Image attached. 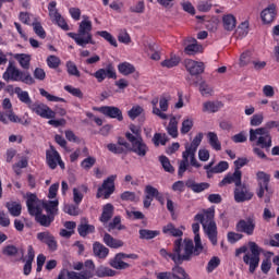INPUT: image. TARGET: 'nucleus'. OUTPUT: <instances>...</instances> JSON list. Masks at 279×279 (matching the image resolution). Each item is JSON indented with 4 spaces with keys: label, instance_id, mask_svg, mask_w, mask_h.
Masks as SVG:
<instances>
[{
    "label": "nucleus",
    "instance_id": "6ab92c4d",
    "mask_svg": "<svg viewBox=\"0 0 279 279\" xmlns=\"http://www.w3.org/2000/svg\"><path fill=\"white\" fill-rule=\"evenodd\" d=\"M37 239L41 243H45L51 252H56V250H58V242L56 241V238L51 233L47 231L39 232L37 234Z\"/></svg>",
    "mask_w": 279,
    "mask_h": 279
},
{
    "label": "nucleus",
    "instance_id": "f03ea898",
    "mask_svg": "<svg viewBox=\"0 0 279 279\" xmlns=\"http://www.w3.org/2000/svg\"><path fill=\"white\" fill-rule=\"evenodd\" d=\"M93 22L88 16H83L78 25L77 33H68L69 38H73L74 43L78 47H88V45H95V39H93Z\"/></svg>",
    "mask_w": 279,
    "mask_h": 279
},
{
    "label": "nucleus",
    "instance_id": "cd10ccee",
    "mask_svg": "<svg viewBox=\"0 0 279 279\" xmlns=\"http://www.w3.org/2000/svg\"><path fill=\"white\" fill-rule=\"evenodd\" d=\"M222 25L227 32H232L236 27V17L233 14H226L222 16Z\"/></svg>",
    "mask_w": 279,
    "mask_h": 279
},
{
    "label": "nucleus",
    "instance_id": "603ef678",
    "mask_svg": "<svg viewBox=\"0 0 279 279\" xmlns=\"http://www.w3.org/2000/svg\"><path fill=\"white\" fill-rule=\"evenodd\" d=\"M32 25L36 36L43 39L47 38V33L45 32V28L40 22H34Z\"/></svg>",
    "mask_w": 279,
    "mask_h": 279
},
{
    "label": "nucleus",
    "instance_id": "e2e57ef3",
    "mask_svg": "<svg viewBox=\"0 0 279 279\" xmlns=\"http://www.w3.org/2000/svg\"><path fill=\"white\" fill-rule=\"evenodd\" d=\"M95 162H97V159H95V157H87L81 162V167L85 171H88L89 169H93V167H95Z\"/></svg>",
    "mask_w": 279,
    "mask_h": 279
},
{
    "label": "nucleus",
    "instance_id": "8fccbe9b",
    "mask_svg": "<svg viewBox=\"0 0 279 279\" xmlns=\"http://www.w3.org/2000/svg\"><path fill=\"white\" fill-rule=\"evenodd\" d=\"M151 105H153V114H156V117H159V119H162L163 121L169 119V116H167V113L162 112L158 108V98H154L151 100Z\"/></svg>",
    "mask_w": 279,
    "mask_h": 279
},
{
    "label": "nucleus",
    "instance_id": "1a4fd4ad",
    "mask_svg": "<svg viewBox=\"0 0 279 279\" xmlns=\"http://www.w3.org/2000/svg\"><path fill=\"white\" fill-rule=\"evenodd\" d=\"M256 178L258 184L257 197H259L260 199L265 197L264 202L266 204H269L271 196L274 195V190L269 187V180H271V175H269L267 172L258 171L256 173Z\"/></svg>",
    "mask_w": 279,
    "mask_h": 279
},
{
    "label": "nucleus",
    "instance_id": "4be33fe9",
    "mask_svg": "<svg viewBox=\"0 0 279 279\" xmlns=\"http://www.w3.org/2000/svg\"><path fill=\"white\" fill-rule=\"evenodd\" d=\"M235 228H236L238 232H244V234H247L248 236H252V234H254V230L256 228V222H254L252 219L240 220L236 223Z\"/></svg>",
    "mask_w": 279,
    "mask_h": 279
},
{
    "label": "nucleus",
    "instance_id": "ddd939ff",
    "mask_svg": "<svg viewBox=\"0 0 279 279\" xmlns=\"http://www.w3.org/2000/svg\"><path fill=\"white\" fill-rule=\"evenodd\" d=\"M114 180H117V175H110L102 182V185L98 189L97 197H104V199H108L112 193H114Z\"/></svg>",
    "mask_w": 279,
    "mask_h": 279
},
{
    "label": "nucleus",
    "instance_id": "4468645a",
    "mask_svg": "<svg viewBox=\"0 0 279 279\" xmlns=\"http://www.w3.org/2000/svg\"><path fill=\"white\" fill-rule=\"evenodd\" d=\"M28 108L32 112H35V114H38V117H41L43 119H56L54 111L43 102H32Z\"/></svg>",
    "mask_w": 279,
    "mask_h": 279
},
{
    "label": "nucleus",
    "instance_id": "f8f14e48",
    "mask_svg": "<svg viewBox=\"0 0 279 279\" xmlns=\"http://www.w3.org/2000/svg\"><path fill=\"white\" fill-rule=\"evenodd\" d=\"M46 162L50 169H56L58 165L61 169H64V161H62L60 153L53 146L46 150Z\"/></svg>",
    "mask_w": 279,
    "mask_h": 279
},
{
    "label": "nucleus",
    "instance_id": "a19ab883",
    "mask_svg": "<svg viewBox=\"0 0 279 279\" xmlns=\"http://www.w3.org/2000/svg\"><path fill=\"white\" fill-rule=\"evenodd\" d=\"M118 71L122 75H132L136 69L130 62H122L118 65Z\"/></svg>",
    "mask_w": 279,
    "mask_h": 279
},
{
    "label": "nucleus",
    "instance_id": "774afa93",
    "mask_svg": "<svg viewBox=\"0 0 279 279\" xmlns=\"http://www.w3.org/2000/svg\"><path fill=\"white\" fill-rule=\"evenodd\" d=\"M66 69L69 75H73L74 77H80V70H77V65L73 63V61L66 62Z\"/></svg>",
    "mask_w": 279,
    "mask_h": 279
},
{
    "label": "nucleus",
    "instance_id": "052dcab7",
    "mask_svg": "<svg viewBox=\"0 0 279 279\" xmlns=\"http://www.w3.org/2000/svg\"><path fill=\"white\" fill-rule=\"evenodd\" d=\"M167 141H169V137L167 136V134L156 133L153 137V142L156 146L167 145Z\"/></svg>",
    "mask_w": 279,
    "mask_h": 279
},
{
    "label": "nucleus",
    "instance_id": "f257e3e1",
    "mask_svg": "<svg viewBox=\"0 0 279 279\" xmlns=\"http://www.w3.org/2000/svg\"><path fill=\"white\" fill-rule=\"evenodd\" d=\"M159 254L162 258H166V260H173L175 265H182L184 262L191 260L193 256H199V254L195 253V245L191 239H177L174 241L172 253L161 248Z\"/></svg>",
    "mask_w": 279,
    "mask_h": 279
},
{
    "label": "nucleus",
    "instance_id": "c756f323",
    "mask_svg": "<svg viewBox=\"0 0 279 279\" xmlns=\"http://www.w3.org/2000/svg\"><path fill=\"white\" fill-rule=\"evenodd\" d=\"M94 255L97 256V258H106L110 251L108 247H106L104 244L99 242H95L93 245Z\"/></svg>",
    "mask_w": 279,
    "mask_h": 279
},
{
    "label": "nucleus",
    "instance_id": "b1692460",
    "mask_svg": "<svg viewBox=\"0 0 279 279\" xmlns=\"http://www.w3.org/2000/svg\"><path fill=\"white\" fill-rule=\"evenodd\" d=\"M192 230L194 232L195 254H202L204 252V244H202V238L199 236V223H193Z\"/></svg>",
    "mask_w": 279,
    "mask_h": 279
},
{
    "label": "nucleus",
    "instance_id": "5701e85b",
    "mask_svg": "<svg viewBox=\"0 0 279 279\" xmlns=\"http://www.w3.org/2000/svg\"><path fill=\"white\" fill-rule=\"evenodd\" d=\"M260 19L266 25H269V23H274L276 19V4H270L266 9H264L260 13Z\"/></svg>",
    "mask_w": 279,
    "mask_h": 279
},
{
    "label": "nucleus",
    "instance_id": "c03bdc74",
    "mask_svg": "<svg viewBox=\"0 0 279 279\" xmlns=\"http://www.w3.org/2000/svg\"><path fill=\"white\" fill-rule=\"evenodd\" d=\"M34 217L37 223H40V226H44L45 228H49L53 221V217L43 215L41 213L35 215Z\"/></svg>",
    "mask_w": 279,
    "mask_h": 279
},
{
    "label": "nucleus",
    "instance_id": "37998d69",
    "mask_svg": "<svg viewBox=\"0 0 279 279\" xmlns=\"http://www.w3.org/2000/svg\"><path fill=\"white\" fill-rule=\"evenodd\" d=\"M222 104L217 101H207L203 104V112H218L220 108H222Z\"/></svg>",
    "mask_w": 279,
    "mask_h": 279
},
{
    "label": "nucleus",
    "instance_id": "e433bc0d",
    "mask_svg": "<svg viewBox=\"0 0 279 279\" xmlns=\"http://www.w3.org/2000/svg\"><path fill=\"white\" fill-rule=\"evenodd\" d=\"M129 130H130V131L125 133V138H126L128 141H130V136H131L133 140L143 138L142 131H141V126L135 125V124H130Z\"/></svg>",
    "mask_w": 279,
    "mask_h": 279
},
{
    "label": "nucleus",
    "instance_id": "bb28decb",
    "mask_svg": "<svg viewBox=\"0 0 279 279\" xmlns=\"http://www.w3.org/2000/svg\"><path fill=\"white\" fill-rule=\"evenodd\" d=\"M112 215H114V206L110 203L106 204L102 207V214L100 216V221L102 223H108L110 219H112Z\"/></svg>",
    "mask_w": 279,
    "mask_h": 279
},
{
    "label": "nucleus",
    "instance_id": "c9c22d12",
    "mask_svg": "<svg viewBox=\"0 0 279 279\" xmlns=\"http://www.w3.org/2000/svg\"><path fill=\"white\" fill-rule=\"evenodd\" d=\"M145 193H149V195H153L158 202L161 204V206H165V194L160 193L158 189L151 186V185H146L145 187Z\"/></svg>",
    "mask_w": 279,
    "mask_h": 279
},
{
    "label": "nucleus",
    "instance_id": "0eeeda50",
    "mask_svg": "<svg viewBox=\"0 0 279 279\" xmlns=\"http://www.w3.org/2000/svg\"><path fill=\"white\" fill-rule=\"evenodd\" d=\"M2 108L5 111L0 110V123H3V125H8L11 123H20L21 125H29V120L25 118H20L14 111L12 110V102L10 101V98H5L2 101Z\"/></svg>",
    "mask_w": 279,
    "mask_h": 279
},
{
    "label": "nucleus",
    "instance_id": "864d4df0",
    "mask_svg": "<svg viewBox=\"0 0 279 279\" xmlns=\"http://www.w3.org/2000/svg\"><path fill=\"white\" fill-rule=\"evenodd\" d=\"M219 265H221V259H219L217 256L211 257L207 264V272L213 274V271L216 270Z\"/></svg>",
    "mask_w": 279,
    "mask_h": 279
},
{
    "label": "nucleus",
    "instance_id": "ea45409f",
    "mask_svg": "<svg viewBox=\"0 0 279 279\" xmlns=\"http://www.w3.org/2000/svg\"><path fill=\"white\" fill-rule=\"evenodd\" d=\"M167 132L169 136H172V138H178V119H175V117L170 119V122L167 126Z\"/></svg>",
    "mask_w": 279,
    "mask_h": 279
},
{
    "label": "nucleus",
    "instance_id": "a18cd8bd",
    "mask_svg": "<svg viewBox=\"0 0 279 279\" xmlns=\"http://www.w3.org/2000/svg\"><path fill=\"white\" fill-rule=\"evenodd\" d=\"M7 208L10 213V215H12V217H19L21 215V203H16V202H9L7 203Z\"/></svg>",
    "mask_w": 279,
    "mask_h": 279
},
{
    "label": "nucleus",
    "instance_id": "13d9d810",
    "mask_svg": "<svg viewBox=\"0 0 279 279\" xmlns=\"http://www.w3.org/2000/svg\"><path fill=\"white\" fill-rule=\"evenodd\" d=\"M169 101H171V96L167 95V96H161L159 99V107H160V111L167 112L169 110Z\"/></svg>",
    "mask_w": 279,
    "mask_h": 279
},
{
    "label": "nucleus",
    "instance_id": "7ed1b4c3",
    "mask_svg": "<svg viewBox=\"0 0 279 279\" xmlns=\"http://www.w3.org/2000/svg\"><path fill=\"white\" fill-rule=\"evenodd\" d=\"M195 221L203 226L205 234L208 236L211 245H217V222H215V208H208L195 216Z\"/></svg>",
    "mask_w": 279,
    "mask_h": 279
},
{
    "label": "nucleus",
    "instance_id": "9b49d317",
    "mask_svg": "<svg viewBox=\"0 0 279 279\" xmlns=\"http://www.w3.org/2000/svg\"><path fill=\"white\" fill-rule=\"evenodd\" d=\"M129 151H132L136 156H140V158H145L147 156V151H149V147H147V144H145V141H143V137H137L134 140L131 135L129 136Z\"/></svg>",
    "mask_w": 279,
    "mask_h": 279
},
{
    "label": "nucleus",
    "instance_id": "dca6fc26",
    "mask_svg": "<svg viewBox=\"0 0 279 279\" xmlns=\"http://www.w3.org/2000/svg\"><path fill=\"white\" fill-rule=\"evenodd\" d=\"M94 110L97 112H101L105 117H109V119H117V121H123V112L119 107L112 106H104V107H95Z\"/></svg>",
    "mask_w": 279,
    "mask_h": 279
},
{
    "label": "nucleus",
    "instance_id": "423d86ee",
    "mask_svg": "<svg viewBox=\"0 0 279 279\" xmlns=\"http://www.w3.org/2000/svg\"><path fill=\"white\" fill-rule=\"evenodd\" d=\"M2 80H4V82H23V84L28 85L34 84V77H32V74L19 69L14 64V61H9V64L2 74Z\"/></svg>",
    "mask_w": 279,
    "mask_h": 279
},
{
    "label": "nucleus",
    "instance_id": "0e129e2a",
    "mask_svg": "<svg viewBox=\"0 0 279 279\" xmlns=\"http://www.w3.org/2000/svg\"><path fill=\"white\" fill-rule=\"evenodd\" d=\"M39 93H40L41 97H46V99L48 101H54V102L62 101V102H64V98L51 95V94H49V92H47L43 88L39 89Z\"/></svg>",
    "mask_w": 279,
    "mask_h": 279
},
{
    "label": "nucleus",
    "instance_id": "c85d7f7f",
    "mask_svg": "<svg viewBox=\"0 0 279 279\" xmlns=\"http://www.w3.org/2000/svg\"><path fill=\"white\" fill-rule=\"evenodd\" d=\"M187 189H191L194 193H202L207 189H210V184L206 182L197 183L195 181H187L186 182Z\"/></svg>",
    "mask_w": 279,
    "mask_h": 279
},
{
    "label": "nucleus",
    "instance_id": "412c9836",
    "mask_svg": "<svg viewBox=\"0 0 279 279\" xmlns=\"http://www.w3.org/2000/svg\"><path fill=\"white\" fill-rule=\"evenodd\" d=\"M241 178H242L241 170L235 169L233 173L227 174L221 180V182L219 183V186H226L228 184H235V186H241Z\"/></svg>",
    "mask_w": 279,
    "mask_h": 279
},
{
    "label": "nucleus",
    "instance_id": "2eb2a0df",
    "mask_svg": "<svg viewBox=\"0 0 279 279\" xmlns=\"http://www.w3.org/2000/svg\"><path fill=\"white\" fill-rule=\"evenodd\" d=\"M128 258H137V256L134 254L118 253L109 260V265L110 267H113V269H128V267H130V264L125 263Z\"/></svg>",
    "mask_w": 279,
    "mask_h": 279
},
{
    "label": "nucleus",
    "instance_id": "6e6d98bb",
    "mask_svg": "<svg viewBox=\"0 0 279 279\" xmlns=\"http://www.w3.org/2000/svg\"><path fill=\"white\" fill-rule=\"evenodd\" d=\"M92 232H95V227L93 225H81L78 226V234L81 236H86L88 234H92Z\"/></svg>",
    "mask_w": 279,
    "mask_h": 279
},
{
    "label": "nucleus",
    "instance_id": "4d7b16f0",
    "mask_svg": "<svg viewBox=\"0 0 279 279\" xmlns=\"http://www.w3.org/2000/svg\"><path fill=\"white\" fill-rule=\"evenodd\" d=\"M193 130V118L184 119L181 125V134H189Z\"/></svg>",
    "mask_w": 279,
    "mask_h": 279
},
{
    "label": "nucleus",
    "instance_id": "5fc2aeb1",
    "mask_svg": "<svg viewBox=\"0 0 279 279\" xmlns=\"http://www.w3.org/2000/svg\"><path fill=\"white\" fill-rule=\"evenodd\" d=\"M202 46L197 45V40H194V44H191L185 47L184 51L187 56H195V53H199Z\"/></svg>",
    "mask_w": 279,
    "mask_h": 279
},
{
    "label": "nucleus",
    "instance_id": "6e6552de",
    "mask_svg": "<svg viewBox=\"0 0 279 279\" xmlns=\"http://www.w3.org/2000/svg\"><path fill=\"white\" fill-rule=\"evenodd\" d=\"M250 141L251 143H255L258 147H262V149H271V133H269V130L267 129H251Z\"/></svg>",
    "mask_w": 279,
    "mask_h": 279
},
{
    "label": "nucleus",
    "instance_id": "f704fd0d",
    "mask_svg": "<svg viewBox=\"0 0 279 279\" xmlns=\"http://www.w3.org/2000/svg\"><path fill=\"white\" fill-rule=\"evenodd\" d=\"M160 64L163 69H173V66H178V64H180V57L171 54L169 58L161 61Z\"/></svg>",
    "mask_w": 279,
    "mask_h": 279
},
{
    "label": "nucleus",
    "instance_id": "393cba45",
    "mask_svg": "<svg viewBox=\"0 0 279 279\" xmlns=\"http://www.w3.org/2000/svg\"><path fill=\"white\" fill-rule=\"evenodd\" d=\"M207 143L210 145L211 149L215 151H221V142L219 141V136L215 132H208L206 134Z\"/></svg>",
    "mask_w": 279,
    "mask_h": 279
},
{
    "label": "nucleus",
    "instance_id": "aec40b11",
    "mask_svg": "<svg viewBox=\"0 0 279 279\" xmlns=\"http://www.w3.org/2000/svg\"><path fill=\"white\" fill-rule=\"evenodd\" d=\"M252 197H254V194H252V192H250L247 186L240 184L239 186L235 187V190H234L235 202H238V203L247 202Z\"/></svg>",
    "mask_w": 279,
    "mask_h": 279
},
{
    "label": "nucleus",
    "instance_id": "7c9ffc66",
    "mask_svg": "<svg viewBox=\"0 0 279 279\" xmlns=\"http://www.w3.org/2000/svg\"><path fill=\"white\" fill-rule=\"evenodd\" d=\"M104 243L113 250H118V247H123V241L112 238L110 233H106L104 235Z\"/></svg>",
    "mask_w": 279,
    "mask_h": 279
},
{
    "label": "nucleus",
    "instance_id": "49530a36",
    "mask_svg": "<svg viewBox=\"0 0 279 279\" xmlns=\"http://www.w3.org/2000/svg\"><path fill=\"white\" fill-rule=\"evenodd\" d=\"M107 228L108 232H112V230H125V226L121 225V216H116Z\"/></svg>",
    "mask_w": 279,
    "mask_h": 279
},
{
    "label": "nucleus",
    "instance_id": "79ce46f5",
    "mask_svg": "<svg viewBox=\"0 0 279 279\" xmlns=\"http://www.w3.org/2000/svg\"><path fill=\"white\" fill-rule=\"evenodd\" d=\"M96 35L104 38V40H107V43H109V45H111L112 47H119V45L117 44V38H114V36H112V34H110L109 32L98 31Z\"/></svg>",
    "mask_w": 279,
    "mask_h": 279
},
{
    "label": "nucleus",
    "instance_id": "39448f33",
    "mask_svg": "<svg viewBox=\"0 0 279 279\" xmlns=\"http://www.w3.org/2000/svg\"><path fill=\"white\" fill-rule=\"evenodd\" d=\"M248 247L241 246L240 248H236L235 256L244 254L243 262L245 265H248L250 272L254 274L258 267V264L260 263V248L255 242H248Z\"/></svg>",
    "mask_w": 279,
    "mask_h": 279
},
{
    "label": "nucleus",
    "instance_id": "338daca9",
    "mask_svg": "<svg viewBox=\"0 0 279 279\" xmlns=\"http://www.w3.org/2000/svg\"><path fill=\"white\" fill-rule=\"evenodd\" d=\"M230 165L228 161H220L216 167L211 169L213 173H223V171H228Z\"/></svg>",
    "mask_w": 279,
    "mask_h": 279
},
{
    "label": "nucleus",
    "instance_id": "09e8293b",
    "mask_svg": "<svg viewBox=\"0 0 279 279\" xmlns=\"http://www.w3.org/2000/svg\"><path fill=\"white\" fill-rule=\"evenodd\" d=\"M56 5H58L56 1H51L48 5L49 16L53 23H56L57 20L62 17V15L58 13V9H56Z\"/></svg>",
    "mask_w": 279,
    "mask_h": 279
},
{
    "label": "nucleus",
    "instance_id": "a878e982",
    "mask_svg": "<svg viewBox=\"0 0 279 279\" xmlns=\"http://www.w3.org/2000/svg\"><path fill=\"white\" fill-rule=\"evenodd\" d=\"M14 60H16L22 69H29L32 62V54L28 53H15L13 54Z\"/></svg>",
    "mask_w": 279,
    "mask_h": 279
},
{
    "label": "nucleus",
    "instance_id": "58836bf2",
    "mask_svg": "<svg viewBox=\"0 0 279 279\" xmlns=\"http://www.w3.org/2000/svg\"><path fill=\"white\" fill-rule=\"evenodd\" d=\"M163 234H168L169 236H182V230L175 228L173 223H168L162 228Z\"/></svg>",
    "mask_w": 279,
    "mask_h": 279
},
{
    "label": "nucleus",
    "instance_id": "2f4dec72",
    "mask_svg": "<svg viewBox=\"0 0 279 279\" xmlns=\"http://www.w3.org/2000/svg\"><path fill=\"white\" fill-rule=\"evenodd\" d=\"M202 141H204V133H198L195 135L191 144L185 146V151H194L197 153V147L202 145Z\"/></svg>",
    "mask_w": 279,
    "mask_h": 279
},
{
    "label": "nucleus",
    "instance_id": "f3484780",
    "mask_svg": "<svg viewBox=\"0 0 279 279\" xmlns=\"http://www.w3.org/2000/svg\"><path fill=\"white\" fill-rule=\"evenodd\" d=\"M94 77L97 80V82L101 83L104 80L108 77V80H117V71L114 70V65L111 63L108 64L105 69H98L94 73Z\"/></svg>",
    "mask_w": 279,
    "mask_h": 279
},
{
    "label": "nucleus",
    "instance_id": "3c124183",
    "mask_svg": "<svg viewBox=\"0 0 279 279\" xmlns=\"http://www.w3.org/2000/svg\"><path fill=\"white\" fill-rule=\"evenodd\" d=\"M158 234H160V231H154V230H147V229L140 230V239H146L147 241L151 239H156Z\"/></svg>",
    "mask_w": 279,
    "mask_h": 279
},
{
    "label": "nucleus",
    "instance_id": "4c0bfd02",
    "mask_svg": "<svg viewBox=\"0 0 279 279\" xmlns=\"http://www.w3.org/2000/svg\"><path fill=\"white\" fill-rule=\"evenodd\" d=\"M96 276L98 278H107V277L112 278V277L117 276V271L111 269L110 267L100 266L96 270Z\"/></svg>",
    "mask_w": 279,
    "mask_h": 279
},
{
    "label": "nucleus",
    "instance_id": "a211bd4d",
    "mask_svg": "<svg viewBox=\"0 0 279 279\" xmlns=\"http://www.w3.org/2000/svg\"><path fill=\"white\" fill-rule=\"evenodd\" d=\"M184 65L186 71H189L191 75H202V73H204L205 65L202 61L185 59Z\"/></svg>",
    "mask_w": 279,
    "mask_h": 279
},
{
    "label": "nucleus",
    "instance_id": "de8ad7c7",
    "mask_svg": "<svg viewBox=\"0 0 279 279\" xmlns=\"http://www.w3.org/2000/svg\"><path fill=\"white\" fill-rule=\"evenodd\" d=\"M263 121H265V114H263V112L254 113L250 119V125H252V128H258L263 125Z\"/></svg>",
    "mask_w": 279,
    "mask_h": 279
},
{
    "label": "nucleus",
    "instance_id": "20e7f679",
    "mask_svg": "<svg viewBox=\"0 0 279 279\" xmlns=\"http://www.w3.org/2000/svg\"><path fill=\"white\" fill-rule=\"evenodd\" d=\"M58 199L43 202L38 199V196L35 194H27L26 195V206L28 209L29 215H40L43 213V208H45L48 215H56L58 213Z\"/></svg>",
    "mask_w": 279,
    "mask_h": 279
},
{
    "label": "nucleus",
    "instance_id": "69168bd1",
    "mask_svg": "<svg viewBox=\"0 0 279 279\" xmlns=\"http://www.w3.org/2000/svg\"><path fill=\"white\" fill-rule=\"evenodd\" d=\"M143 114V107L141 106H133L131 110H129L128 116L130 119L134 121L137 117H141Z\"/></svg>",
    "mask_w": 279,
    "mask_h": 279
},
{
    "label": "nucleus",
    "instance_id": "680f3d73",
    "mask_svg": "<svg viewBox=\"0 0 279 279\" xmlns=\"http://www.w3.org/2000/svg\"><path fill=\"white\" fill-rule=\"evenodd\" d=\"M27 165H28L27 158H22L19 162L13 165L14 173H16V175H21L22 173L21 169H26Z\"/></svg>",
    "mask_w": 279,
    "mask_h": 279
},
{
    "label": "nucleus",
    "instance_id": "bf43d9fd",
    "mask_svg": "<svg viewBox=\"0 0 279 279\" xmlns=\"http://www.w3.org/2000/svg\"><path fill=\"white\" fill-rule=\"evenodd\" d=\"M159 162H161V166L163 167L165 171H167L168 173H173V171H175L173 169V166H171V161H169V158H167V156H160Z\"/></svg>",
    "mask_w": 279,
    "mask_h": 279
},
{
    "label": "nucleus",
    "instance_id": "473e14b6",
    "mask_svg": "<svg viewBox=\"0 0 279 279\" xmlns=\"http://www.w3.org/2000/svg\"><path fill=\"white\" fill-rule=\"evenodd\" d=\"M14 93L22 104H26L28 108L32 106L33 102L32 98H29V93L23 90L21 87H15Z\"/></svg>",
    "mask_w": 279,
    "mask_h": 279
},
{
    "label": "nucleus",
    "instance_id": "72a5a7b5",
    "mask_svg": "<svg viewBox=\"0 0 279 279\" xmlns=\"http://www.w3.org/2000/svg\"><path fill=\"white\" fill-rule=\"evenodd\" d=\"M65 274L68 276V279H90V278H93V272H90V270H84L81 272L65 270Z\"/></svg>",
    "mask_w": 279,
    "mask_h": 279
},
{
    "label": "nucleus",
    "instance_id": "9d476101",
    "mask_svg": "<svg viewBox=\"0 0 279 279\" xmlns=\"http://www.w3.org/2000/svg\"><path fill=\"white\" fill-rule=\"evenodd\" d=\"M195 151H191V150H184L182 153V160L179 163V175L182 177L184 175V173L186 171H189L190 173L193 171L190 167H189V158H190V165L191 167H195V169H199V167H202V165L199 163V161H197V159L195 158Z\"/></svg>",
    "mask_w": 279,
    "mask_h": 279
}]
</instances>
